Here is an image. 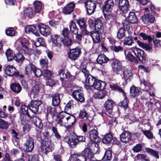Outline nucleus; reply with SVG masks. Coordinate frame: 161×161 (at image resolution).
Returning a JSON list of instances; mask_svg holds the SVG:
<instances>
[{
  "label": "nucleus",
  "instance_id": "obj_61",
  "mask_svg": "<svg viewBox=\"0 0 161 161\" xmlns=\"http://www.w3.org/2000/svg\"><path fill=\"white\" fill-rule=\"evenodd\" d=\"M47 112L50 114L52 116H54L56 113V111L55 108L49 107L47 109Z\"/></svg>",
  "mask_w": 161,
  "mask_h": 161
},
{
  "label": "nucleus",
  "instance_id": "obj_48",
  "mask_svg": "<svg viewBox=\"0 0 161 161\" xmlns=\"http://www.w3.org/2000/svg\"><path fill=\"white\" fill-rule=\"evenodd\" d=\"M62 42H63V44L65 46L68 47L71 45L72 42V40L70 38L68 37H65L62 40Z\"/></svg>",
  "mask_w": 161,
  "mask_h": 161
},
{
  "label": "nucleus",
  "instance_id": "obj_39",
  "mask_svg": "<svg viewBox=\"0 0 161 161\" xmlns=\"http://www.w3.org/2000/svg\"><path fill=\"white\" fill-rule=\"evenodd\" d=\"M59 95L58 94H56L52 98V105L54 106H58L60 102Z\"/></svg>",
  "mask_w": 161,
  "mask_h": 161
},
{
  "label": "nucleus",
  "instance_id": "obj_9",
  "mask_svg": "<svg viewBox=\"0 0 161 161\" xmlns=\"http://www.w3.org/2000/svg\"><path fill=\"white\" fill-rule=\"evenodd\" d=\"M66 120H67L66 128L67 129H70L74 125L75 122L76 118L73 115H70L66 112Z\"/></svg>",
  "mask_w": 161,
  "mask_h": 161
},
{
  "label": "nucleus",
  "instance_id": "obj_53",
  "mask_svg": "<svg viewBox=\"0 0 161 161\" xmlns=\"http://www.w3.org/2000/svg\"><path fill=\"white\" fill-rule=\"evenodd\" d=\"M125 29L121 28H120L117 33V36L118 38L121 39L122 38L125 36Z\"/></svg>",
  "mask_w": 161,
  "mask_h": 161
},
{
  "label": "nucleus",
  "instance_id": "obj_17",
  "mask_svg": "<svg viewBox=\"0 0 161 161\" xmlns=\"http://www.w3.org/2000/svg\"><path fill=\"white\" fill-rule=\"evenodd\" d=\"M65 140L67 142L71 148L75 147L78 143L76 137L72 135H70L68 137H66L65 138Z\"/></svg>",
  "mask_w": 161,
  "mask_h": 161
},
{
  "label": "nucleus",
  "instance_id": "obj_46",
  "mask_svg": "<svg viewBox=\"0 0 161 161\" xmlns=\"http://www.w3.org/2000/svg\"><path fill=\"white\" fill-rule=\"evenodd\" d=\"M69 28L70 31L75 35L78 32V30L76 27L75 24L73 21H71L70 23Z\"/></svg>",
  "mask_w": 161,
  "mask_h": 161
},
{
  "label": "nucleus",
  "instance_id": "obj_1",
  "mask_svg": "<svg viewBox=\"0 0 161 161\" xmlns=\"http://www.w3.org/2000/svg\"><path fill=\"white\" fill-rule=\"evenodd\" d=\"M132 52H129L126 56V59L130 62L137 63V59L132 54L133 53L141 61L145 60L146 59V56L144 53L143 51L139 48H134L131 50Z\"/></svg>",
  "mask_w": 161,
  "mask_h": 161
},
{
  "label": "nucleus",
  "instance_id": "obj_22",
  "mask_svg": "<svg viewBox=\"0 0 161 161\" xmlns=\"http://www.w3.org/2000/svg\"><path fill=\"white\" fill-rule=\"evenodd\" d=\"M95 31L99 33L103 32L104 28L102 21L99 19L95 20Z\"/></svg>",
  "mask_w": 161,
  "mask_h": 161
},
{
  "label": "nucleus",
  "instance_id": "obj_20",
  "mask_svg": "<svg viewBox=\"0 0 161 161\" xmlns=\"http://www.w3.org/2000/svg\"><path fill=\"white\" fill-rule=\"evenodd\" d=\"M120 137L121 141L126 143L131 140V135L129 132L125 131L120 135Z\"/></svg>",
  "mask_w": 161,
  "mask_h": 161
},
{
  "label": "nucleus",
  "instance_id": "obj_49",
  "mask_svg": "<svg viewBox=\"0 0 161 161\" xmlns=\"http://www.w3.org/2000/svg\"><path fill=\"white\" fill-rule=\"evenodd\" d=\"M25 59L24 56L20 53H18L15 55L14 59L16 61L21 63L23 62Z\"/></svg>",
  "mask_w": 161,
  "mask_h": 161
},
{
  "label": "nucleus",
  "instance_id": "obj_27",
  "mask_svg": "<svg viewBox=\"0 0 161 161\" xmlns=\"http://www.w3.org/2000/svg\"><path fill=\"white\" fill-rule=\"evenodd\" d=\"M133 75L132 70L130 69H125L123 72V78L125 81H130Z\"/></svg>",
  "mask_w": 161,
  "mask_h": 161
},
{
  "label": "nucleus",
  "instance_id": "obj_44",
  "mask_svg": "<svg viewBox=\"0 0 161 161\" xmlns=\"http://www.w3.org/2000/svg\"><path fill=\"white\" fill-rule=\"evenodd\" d=\"M113 138L111 134H106L103 138V142L105 144H108L111 142Z\"/></svg>",
  "mask_w": 161,
  "mask_h": 161
},
{
  "label": "nucleus",
  "instance_id": "obj_55",
  "mask_svg": "<svg viewBox=\"0 0 161 161\" xmlns=\"http://www.w3.org/2000/svg\"><path fill=\"white\" fill-rule=\"evenodd\" d=\"M141 82L142 84V83L144 85L146 91L148 90L152 86V85L150 83L144 79L141 80Z\"/></svg>",
  "mask_w": 161,
  "mask_h": 161
},
{
  "label": "nucleus",
  "instance_id": "obj_30",
  "mask_svg": "<svg viewBox=\"0 0 161 161\" xmlns=\"http://www.w3.org/2000/svg\"><path fill=\"white\" fill-rule=\"evenodd\" d=\"M99 33L96 31H92L90 32V35L92 37L93 42L95 43H99L100 41Z\"/></svg>",
  "mask_w": 161,
  "mask_h": 161
},
{
  "label": "nucleus",
  "instance_id": "obj_26",
  "mask_svg": "<svg viewBox=\"0 0 161 161\" xmlns=\"http://www.w3.org/2000/svg\"><path fill=\"white\" fill-rule=\"evenodd\" d=\"M141 93L140 89L134 86H132L130 89V93L131 96L136 97L140 95Z\"/></svg>",
  "mask_w": 161,
  "mask_h": 161
},
{
  "label": "nucleus",
  "instance_id": "obj_56",
  "mask_svg": "<svg viewBox=\"0 0 161 161\" xmlns=\"http://www.w3.org/2000/svg\"><path fill=\"white\" fill-rule=\"evenodd\" d=\"M8 126V124L7 122L0 119V128L2 129H7Z\"/></svg>",
  "mask_w": 161,
  "mask_h": 161
},
{
  "label": "nucleus",
  "instance_id": "obj_15",
  "mask_svg": "<svg viewBox=\"0 0 161 161\" xmlns=\"http://www.w3.org/2000/svg\"><path fill=\"white\" fill-rule=\"evenodd\" d=\"M142 19L144 24L149 25L153 23L155 19L154 16L152 14H147L142 16Z\"/></svg>",
  "mask_w": 161,
  "mask_h": 161
},
{
  "label": "nucleus",
  "instance_id": "obj_11",
  "mask_svg": "<svg viewBox=\"0 0 161 161\" xmlns=\"http://www.w3.org/2000/svg\"><path fill=\"white\" fill-rule=\"evenodd\" d=\"M81 53V50L80 48L77 47L70 50L69 54V58L73 60H75L79 57Z\"/></svg>",
  "mask_w": 161,
  "mask_h": 161
},
{
  "label": "nucleus",
  "instance_id": "obj_35",
  "mask_svg": "<svg viewBox=\"0 0 161 161\" xmlns=\"http://www.w3.org/2000/svg\"><path fill=\"white\" fill-rule=\"evenodd\" d=\"M145 150L147 153H148L151 156L154 157L157 159L159 158L158 152L156 151L151 148L147 147L145 148Z\"/></svg>",
  "mask_w": 161,
  "mask_h": 161
},
{
  "label": "nucleus",
  "instance_id": "obj_54",
  "mask_svg": "<svg viewBox=\"0 0 161 161\" xmlns=\"http://www.w3.org/2000/svg\"><path fill=\"white\" fill-rule=\"evenodd\" d=\"M133 43L132 38L131 36H129L126 37L124 40V44L125 45L130 46Z\"/></svg>",
  "mask_w": 161,
  "mask_h": 161
},
{
  "label": "nucleus",
  "instance_id": "obj_40",
  "mask_svg": "<svg viewBox=\"0 0 161 161\" xmlns=\"http://www.w3.org/2000/svg\"><path fill=\"white\" fill-rule=\"evenodd\" d=\"M43 88L40 86V85H35L32 88V93L35 96H36L39 92L40 91H42Z\"/></svg>",
  "mask_w": 161,
  "mask_h": 161
},
{
  "label": "nucleus",
  "instance_id": "obj_25",
  "mask_svg": "<svg viewBox=\"0 0 161 161\" xmlns=\"http://www.w3.org/2000/svg\"><path fill=\"white\" fill-rule=\"evenodd\" d=\"M24 15L25 17L32 18L35 16L36 14L33 9L29 7L24 9Z\"/></svg>",
  "mask_w": 161,
  "mask_h": 161
},
{
  "label": "nucleus",
  "instance_id": "obj_31",
  "mask_svg": "<svg viewBox=\"0 0 161 161\" xmlns=\"http://www.w3.org/2000/svg\"><path fill=\"white\" fill-rule=\"evenodd\" d=\"M127 20L132 24L136 23L137 22V19L135 14L133 12H130L129 16L127 17Z\"/></svg>",
  "mask_w": 161,
  "mask_h": 161
},
{
  "label": "nucleus",
  "instance_id": "obj_23",
  "mask_svg": "<svg viewBox=\"0 0 161 161\" xmlns=\"http://www.w3.org/2000/svg\"><path fill=\"white\" fill-rule=\"evenodd\" d=\"M105 85V83L103 81L96 80L92 87L96 90H102L104 89Z\"/></svg>",
  "mask_w": 161,
  "mask_h": 161
},
{
  "label": "nucleus",
  "instance_id": "obj_58",
  "mask_svg": "<svg viewBox=\"0 0 161 161\" xmlns=\"http://www.w3.org/2000/svg\"><path fill=\"white\" fill-rule=\"evenodd\" d=\"M110 87L113 90H116L124 93L123 90L121 87L115 84L110 85Z\"/></svg>",
  "mask_w": 161,
  "mask_h": 161
},
{
  "label": "nucleus",
  "instance_id": "obj_45",
  "mask_svg": "<svg viewBox=\"0 0 161 161\" xmlns=\"http://www.w3.org/2000/svg\"><path fill=\"white\" fill-rule=\"evenodd\" d=\"M35 44L36 47H39L41 46L45 47L46 45L44 40L43 38H37L35 43Z\"/></svg>",
  "mask_w": 161,
  "mask_h": 161
},
{
  "label": "nucleus",
  "instance_id": "obj_14",
  "mask_svg": "<svg viewBox=\"0 0 161 161\" xmlns=\"http://www.w3.org/2000/svg\"><path fill=\"white\" fill-rule=\"evenodd\" d=\"M37 27L39 29L41 34L44 36H47L50 33L51 29L47 25L40 23L38 24Z\"/></svg>",
  "mask_w": 161,
  "mask_h": 161
},
{
  "label": "nucleus",
  "instance_id": "obj_64",
  "mask_svg": "<svg viewBox=\"0 0 161 161\" xmlns=\"http://www.w3.org/2000/svg\"><path fill=\"white\" fill-rule=\"evenodd\" d=\"M144 134L148 138L152 139L153 138V134L149 130L142 131Z\"/></svg>",
  "mask_w": 161,
  "mask_h": 161
},
{
  "label": "nucleus",
  "instance_id": "obj_42",
  "mask_svg": "<svg viewBox=\"0 0 161 161\" xmlns=\"http://www.w3.org/2000/svg\"><path fill=\"white\" fill-rule=\"evenodd\" d=\"M112 158V151L110 150H107L102 158L104 161L110 160Z\"/></svg>",
  "mask_w": 161,
  "mask_h": 161
},
{
  "label": "nucleus",
  "instance_id": "obj_34",
  "mask_svg": "<svg viewBox=\"0 0 161 161\" xmlns=\"http://www.w3.org/2000/svg\"><path fill=\"white\" fill-rule=\"evenodd\" d=\"M115 105L114 103L111 100L108 99L105 103L104 107L107 110L112 109L113 108Z\"/></svg>",
  "mask_w": 161,
  "mask_h": 161
},
{
  "label": "nucleus",
  "instance_id": "obj_10",
  "mask_svg": "<svg viewBox=\"0 0 161 161\" xmlns=\"http://www.w3.org/2000/svg\"><path fill=\"white\" fill-rule=\"evenodd\" d=\"M42 103V102L41 101H32L29 104V109L33 113H36L38 111L39 107Z\"/></svg>",
  "mask_w": 161,
  "mask_h": 161
},
{
  "label": "nucleus",
  "instance_id": "obj_60",
  "mask_svg": "<svg viewBox=\"0 0 161 161\" xmlns=\"http://www.w3.org/2000/svg\"><path fill=\"white\" fill-rule=\"evenodd\" d=\"M128 100L126 98H125L121 102L119 103V105L120 107H123L125 109L128 107Z\"/></svg>",
  "mask_w": 161,
  "mask_h": 161
},
{
  "label": "nucleus",
  "instance_id": "obj_37",
  "mask_svg": "<svg viewBox=\"0 0 161 161\" xmlns=\"http://www.w3.org/2000/svg\"><path fill=\"white\" fill-rule=\"evenodd\" d=\"M137 43L140 47L146 51L150 50L152 48L151 45L144 43L140 41L137 40Z\"/></svg>",
  "mask_w": 161,
  "mask_h": 161
},
{
  "label": "nucleus",
  "instance_id": "obj_62",
  "mask_svg": "<svg viewBox=\"0 0 161 161\" xmlns=\"http://www.w3.org/2000/svg\"><path fill=\"white\" fill-rule=\"evenodd\" d=\"M6 33L8 36H13L15 34V32L12 28H9L5 31Z\"/></svg>",
  "mask_w": 161,
  "mask_h": 161
},
{
  "label": "nucleus",
  "instance_id": "obj_57",
  "mask_svg": "<svg viewBox=\"0 0 161 161\" xmlns=\"http://www.w3.org/2000/svg\"><path fill=\"white\" fill-rule=\"evenodd\" d=\"M140 35L142 37L144 40H147L149 43L151 42L152 41V39L151 36H147L146 34L143 33H140Z\"/></svg>",
  "mask_w": 161,
  "mask_h": 161
},
{
  "label": "nucleus",
  "instance_id": "obj_59",
  "mask_svg": "<svg viewBox=\"0 0 161 161\" xmlns=\"http://www.w3.org/2000/svg\"><path fill=\"white\" fill-rule=\"evenodd\" d=\"M142 146L141 144H138L134 146L132 148L134 152L138 153L142 151Z\"/></svg>",
  "mask_w": 161,
  "mask_h": 161
},
{
  "label": "nucleus",
  "instance_id": "obj_41",
  "mask_svg": "<svg viewBox=\"0 0 161 161\" xmlns=\"http://www.w3.org/2000/svg\"><path fill=\"white\" fill-rule=\"evenodd\" d=\"M107 93V92L105 91H99L97 93H96L94 95V97L95 98L98 99H103Z\"/></svg>",
  "mask_w": 161,
  "mask_h": 161
},
{
  "label": "nucleus",
  "instance_id": "obj_4",
  "mask_svg": "<svg viewBox=\"0 0 161 161\" xmlns=\"http://www.w3.org/2000/svg\"><path fill=\"white\" fill-rule=\"evenodd\" d=\"M98 132L95 130H91L89 133V136L90 140L88 143V146L91 148L92 147L95 146L96 143L100 142V138L98 136Z\"/></svg>",
  "mask_w": 161,
  "mask_h": 161
},
{
  "label": "nucleus",
  "instance_id": "obj_21",
  "mask_svg": "<svg viewBox=\"0 0 161 161\" xmlns=\"http://www.w3.org/2000/svg\"><path fill=\"white\" fill-rule=\"evenodd\" d=\"M129 5L128 0H119V8L120 10L123 12L126 11L128 9Z\"/></svg>",
  "mask_w": 161,
  "mask_h": 161
},
{
  "label": "nucleus",
  "instance_id": "obj_63",
  "mask_svg": "<svg viewBox=\"0 0 161 161\" xmlns=\"http://www.w3.org/2000/svg\"><path fill=\"white\" fill-rule=\"evenodd\" d=\"M43 75L44 77L46 78L47 79H50L51 76V73L50 71L47 69H44Z\"/></svg>",
  "mask_w": 161,
  "mask_h": 161
},
{
  "label": "nucleus",
  "instance_id": "obj_6",
  "mask_svg": "<svg viewBox=\"0 0 161 161\" xmlns=\"http://www.w3.org/2000/svg\"><path fill=\"white\" fill-rule=\"evenodd\" d=\"M111 67L114 72L117 74L122 71L123 67L121 63L119 60L116 59L113 60L111 63Z\"/></svg>",
  "mask_w": 161,
  "mask_h": 161
},
{
  "label": "nucleus",
  "instance_id": "obj_13",
  "mask_svg": "<svg viewBox=\"0 0 161 161\" xmlns=\"http://www.w3.org/2000/svg\"><path fill=\"white\" fill-rule=\"evenodd\" d=\"M66 115V112H62L60 114L57 119V123L60 126L64 127L65 128H66L67 122Z\"/></svg>",
  "mask_w": 161,
  "mask_h": 161
},
{
  "label": "nucleus",
  "instance_id": "obj_52",
  "mask_svg": "<svg viewBox=\"0 0 161 161\" xmlns=\"http://www.w3.org/2000/svg\"><path fill=\"white\" fill-rule=\"evenodd\" d=\"M51 130L56 138L58 140H59L61 139V136L58 133L57 129L56 127L52 126L51 127Z\"/></svg>",
  "mask_w": 161,
  "mask_h": 161
},
{
  "label": "nucleus",
  "instance_id": "obj_47",
  "mask_svg": "<svg viewBox=\"0 0 161 161\" xmlns=\"http://www.w3.org/2000/svg\"><path fill=\"white\" fill-rule=\"evenodd\" d=\"M40 63L41 67L43 70L47 69L48 67V60L47 58L42 59L40 60Z\"/></svg>",
  "mask_w": 161,
  "mask_h": 161
},
{
  "label": "nucleus",
  "instance_id": "obj_24",
  "mask_svg": "<svg viewBox=\"0 0 161 161\" xmlns=\"http://www.w3.org/2000/svg\"><path fill=\"white\" fill-rule=\"evenodd\" d=\"M53 46L60 47L61 46L60 42H62V40L57 35H52L51 37Z\"/></svg>",
  "mask_w": 161,
  "mask_h": 161
},
{
  "label": "nucleus",
  "instance_id": "obj_50",
  "mask_svg": "<svg viewBox=\"0 0 161 161\" xmlns=\"http://www.w3.org/2000/svg\"><path fill=\"white\" fill-rule=\"evenodd\" d=\"M35 69V67L34 65L30 63L26 65L25 68V71L27 73L32 72H33Z\"/></svg>",
  "mask_w": 161,
  "mask_h": 161
},
{
  "label": "nucleus",
  "instance_id": "obj_16",
  "mask_svg": "<svg viewBox=\"0 0 161 161\" xmlns=\"http://www.w3.org/2000/svg\"><path fill=\"white\" fill-rule=\"evenodd\" d=\"M51 141L50 140L45 141L41 144L40 151L42 153H46L47 152L51 151Z\"/></svg>",
  "mask_w": 161,
  "mask_h": 161
},
{
  "label": "nucleus",
  "instance_id": "obj_2",
  "mask_svg": "<svg viewBox=\"0 0 161 161\" xmlns=\"http://www.w3.org/2000/svg\"><path fill=\"white\" fill-rule=\"evenodd\" d=\"M17 49L20 53L30 55L33 53V50L29 49L28 46L29 44L28 41L24 37L19 38L15 43Z\"/></svg>",
  "mask_w": 161,
  "mask_h": 161
},
{
  "label": "nucleus",
  "instance_id": "obj_33",
  "mask_svg": "<svg viewBox=\"0 0 161 161\" xmlns=\"http://www.w3.org/2000/svg\"><path fill=\"white\" fill-rule=\"evenodd\" d=\"M25 31L27 32H31L38 36L39 34L36 31V27L34 25H28L25 28Z\"/></svg>",
  "mask_w": 161,
  "mask_h": 161
},
{
  "label": "nucleus",
  "instance_id": "obj_38",
  "mask_svg": "<svg viewBox=\"0 0 161 161\" xmlns=\"http://www.w3.org/2000/svg\"><path fill=\"white\" fill-rule=\"evenodd\" d=\"M33 4L34 6L36 13H39L42 8V6L41 3L39 1H36L34 2Z\"/></svg>",
  "mask_w": 161,
  "mask_h": 161
},
{
  "label": "nucleus",
  "instance_id": "obj_8",
  "mask_svg": "<svg viewBox=\"0 0 161 161\" xmlns=\"http://www.w3.org/2000/svg\"><path fill=\"white\" fill-rule=\"evenodd\" d=\"M114 3L113 0H106L103 6V10L104 13H106V14H109L112 10Z\"/></svg>",
  "mask_w": 161,
  "mask_h": 161
},
{
  "label": "nucleus",
  "instance_id": "obj_7",
  "mask_svg": "<svg viewBox=\"0 0 161 161\" xmlns=\"http://www.w3.org/2000/svg\"><path fill=\"white\" fill-rule=\"evenodd\" d=\"M34 140L32 138H27L24 145L25 151L26 152H31L34 148Z\"/></svg>",
  "mask_w": 161,
  "mask_h": 161
},
{
  "label": "nucleus",
  "instance_id": "obj_12",
  "mask_svg": "<svg viewBox=\"0 0 161 161\" xmlns=\"http://www.w3.org/2000/svg\"><path fill=\"white\" fill-rule=\"evenodd\" d=\"M72 95L75 99L81 103L83 102L85 100L83 91L80 89L74 91L72 93Z\"/></svg>",
  "mask_w": 161,
  "mask_h": 161
},
{
  "label": "nucleus",
  "instance_id": "obj_36",
  "mask_svg": "<svg viewBox=\"0 0 161 161\" xmlns=\"http://www.w3.org/2000/svg\"><path fill=\"white\" fill-rule=\"evenodd\" d=\"M10 88L12 91L17 93H19L21 90L20 85L17 83H14L11 84L10 86Z\"/></svg>",
  "mask_w": 161,
  "mask_h": 161
},
{
  "label": "nucleus",
  "instance_id": "obj_18",
  "mask_svg": "<svg viewBox=\"0 0 161 161\" xmlns=\"http://www.w3.org/2000/svg\"><path fill=\"white\" fill-rule=\"evenodd\" d=\"M32 123L35 125L40 130H42L43 128V125L42 122L41 120L38 117L36 116H33L29 117Z\"/></svg>",
  "mask_w": 161,
  "mask_h": 161
},
{
  "label": "nucleus",
  "instance_id": "obj_32",
  "mask_svg": "<svg viewBox=\"0 0 161 161\" xmlns=\"http://www.w3.org/2000/svg\"><path fill=\"white\" fill-rule=\"evenodd\" d=\"M109 60L104 54H101L99 55L97 59V61L98 63L100 64H102L103 63H106Z\"/></svg>",
  "mask_w": 161,
  "mask_h": 161
},
{
  "label": "nucleus",
  "instance_id": "obj_29",
  "mask_svg": "<svg viewBox=\"0 0 161 161\" xmlns=\"http://www.w3.org/2000/svg\"><path fill=\"white\" fill-rule=\"evenodd\" d=\"M75 4L71 2L64 7L63 9V12L66 14H69L73 11L75 7Z\"/></svg>",
  "mask_w": 161,
  "mask_h": 161
},
{
  "label": "nucleus",
  "instance_id": "obj_19",
  "mask_svg": "<svg viewBox=\"0 0 161 161\" xmlns=\"http://www.w3.org/2000/svg\"><path fill=\"white\" fill-rule=\"evenodd\" d=\"M6 74L10 76L17 75L18 72L16 68L12 65L7 66L5 69Z\"/></svg>",
  "mask_w": 161,
  "mask_h": 161
},
{
  "label": "nucleus",
  "instance_id": "obj_28",
  "mask_svg": "<svg viewBox=\"0 0 161 161\" xmlns=\"http://www.w3.org/2000/svg\"><path fill=\"white\" fill-rule=\"evenodd\" d=\"M96 80L95 77L91 75H89L87 76L85 80V86L88 87H92Z\"/></svg>",
  "mask_w": 161,
  "mask_h": 161
},
{
  "label": "nucleus",
  "instance_id": "obj_51",
  "mask_svg": "<svg viewBox=\"0 0 161 161\" xmlns=\"http://www.w3.org/2000/svg\"><path fill=\"white\" fill-rule=\"evenodd\" d=\"M110 48L112 50L116 53L121 52L123 50V47L120 46L112 45L111 46Z\"/></svg>",
  "mask_w": 161,
  "mask_h": 161
},
{
  "label": "nucleus",
  "instance_id": "obj_5",
  "mask_svg": "<svg viewBox=\"0 0 161 161\" xmlns=\"http://www.w3.org/2000/svg\"><path fill=\"white\" fill-rule=\"evenodd\" d=\"M78 2L85 3L87 9V13L89 15L94 13L97 3V1L92 0H80Z\"/></svg>",
  "mask_w": 161,
  "mask_h": 161
},
{
  "label": "nucleus",
  "instance_id": "obj_43",
  "mask_svg": "<svg viewBox=\"0 0 161 161\" xmlns=\"http://www.w3.org/2000/svg\"><path fill=\"white\" fill-rule=\"evenodd\" d=\"M5 54L8 60H11L14 58L15 55L13 51L10 49L7 50Z\"/></svg>",
  "mask_w": 161,
  "mask_h": 161
},
{
  "label": "nucleus",
  "instance_id": "obj_3",
  "mask_svg": "<svg viewBox=\"0 0 161 161\" xmlns=\"http://www.w3.org/2000/svg\"><path fill=\"white\" fill-rule=\"evenodd\" d=\"M93 157V154L88 148L85 149L80 154H74L71 155L69 161H86L87 159Z\"/></svg>",
  "mask_w": 161,
  "mask_h": 161
}]
</instances>
